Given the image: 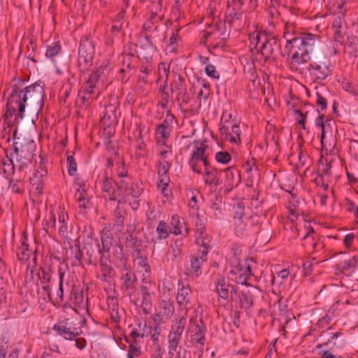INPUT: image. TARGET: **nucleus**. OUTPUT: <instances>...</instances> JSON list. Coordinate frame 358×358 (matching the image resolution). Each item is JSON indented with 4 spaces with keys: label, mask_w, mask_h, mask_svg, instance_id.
Masks as SVG:
<instances>
[{
    "label": "nucleus",
    "mask_w": 358,
    "mask_h": 358,
    "mask_svg": "<svg viewBox=\"0 0 358 358\" xmlns=\"http://www.w3.org/2000/svg\"><path fill=\"white\" fill-rule=\"evenodd\" d=\"M44 97L43 87L40 85L26 87L24 90H14L9 98V107L13 111L17 110V117L22 119L24 116L25 108L38 113L43 105Z\"/></svg>",
    "instance_id": "nucleus-1"
},
{
    "label": "nucleus",
    "mask_w": 358,
    "mask_h": 358,
    "mask_svg": "<svg viewBox=\"0 0 358 358\" xmlns=\"http://www.w3.org/2000/svg\"><path fill=\"white\" fill-rule=\"evenodd\" d=\"M322 46L320 37L308 33L293 38H287L285 48L292 52V59L300 64L322 55Z\"/></svg>",
    "instance_id": "nucleus-2"
},
{
    "label": "nucleus",
    "mask_w": 358,
    "mask_h": 358,
    "mask_svg": "<svg viewBox=\"0 0 358 358\" xmlns=\"http://www.w3.org/2000/svg\"><path fill=\"white\" fill-rule=\"evenodd\" d=\"M16 129L13 132V150L10 153V161L13 167L29 169V164L36 148L34 141L26 136L17 137Z\"/></svg>",
    "instance_id": "nucleus-3"
},
{
    "label": "nucleus",
    "mask_w": 358,
    "mask_h": 358,
    "mask_svg": "<svg viewBox=\"0 0 358 358\" xmlns=\"http://www.w3.org/2000/svg\"><path fill=\"white\" fill-rule=\"evenodd\" d=\"M250 50L260 54L265 60L270 59L276 48H279L278 40L268 36L265 32L255 31L250 35Z\"/></svg>",
    "instance_id": "nucleus-4"
},
{
    "label": "nucleus",
    "mask_w": 358,
    "mask_h": 358,
    "mask_svg": "<svg viewBox=\"0 0 358 358\" xmlns=\"http://www.w3.org/2000/svg\"><path fill=\"white\" fill-rule=\"evenodd\" d=\"M94 47V43L91 37L87 36H82L80 41L78 59L80 71L85 73L92 65Z\"/></svg>",
    "instance_id": "nucleus-5"
},
{
    "label": "nucleus",
    "mask_w": 358,
    "mask_h": 358,
    "mask_svg": "<svg viewBox=\"0 0 358 358\" xmlns=\"http://www.w3.org/2000/svg\"><path fill=\"white\" fill-rule=\"evenodd\" d=\"M312 59L308 70L317 80H324L331 74L333 66L325 55L322 54Z\"/></svg>",
    "instance_id": "nucleus-6"
},
{
    "label": "nucleus",
    "mask_w": 358,
    "mask_h": 358,
    "mask_svg": "<svg viewBox=\"0 0 358 358\" xmlns=\"http://www.w3.org/2000/svg\"><path fill=\"white\" fill-rule=\"evenodd\" d=\"M190 325L189 326V334L191 338L189 342H186L185 345L187 348H191L192 345H196V347L199 349L200 355L199 357H201L203 354V347L205 344V333H206V326L203 324L201 320H199V323L195 321V323H193V320H190Z\"/></svg>",
    "instance_id": "nucleus-7"
},
{
    "label": "nucleus",
    "mask_w": 358,
    "mask_h": 358,
    "mask_svg": "<svg viewBox=\"0 0 358 358\" xmlns=\"http://www.w3.org/2000/svg\"><path fill=\"white\" fill-rule=\"evenodd\" d=\"M185 325L186 319L183 316L179 320L173 321L171 330L168 335V348L169 355H173L177 352Z\"/></svg>",
    "instance_id": "nucleus-8"
},
{
    "label": "nucleus",
    "mask_w": 358,
    "mask_h": 358,
    "mask_svg": "<svg viewBox=\"0 0 358 358\" xmlns=\"http://www.w3.org/2000/svg\"><path fill=\"white\" fill-rule=\"evenodd\" d=\"M245 208L241 204H237L234 213V233L237 236H244L251 233L250 218L245 216Z\"/></svg>",
    "instance_id": "nucleus-9"
},
{
    "label": "nucleus",
    "mask_w": 358,
    "mask_h": 358,
    "mask_svg": "<svg viewBox=\"0 0 358 358\" xmlns=\"http://www.w3.org/2000/svg\"><path fill=\"white\" fill-rule=\"evenodd\" d=\"M207 148L208 145L203 143H197L194 147L189 160V165L191 169L198 174L202 173V165L205 169L206 162V164H210L208 159V156L206 155V150Z\"/></svg>",
    "instance_id": "nucleus-10"
},
{
    "label": "nucleus",
    "mask_w": 358,
    "mask_h": 358,
    "mask_svg": "<svg viewBox=\"0 0 358 358\" xmlns=\"http://www.w3.org/2000/svg\"><path fill=\"white\" fill-rule=\"evenodd\" d=\"M233 4L232 10L229 9L228 15L225 17L224 23L229 26H234L236 29H240L243 26V13L241 10V6L243 4V2L242 0H234Z\"/></svg>",
    "instance_id": "nucleus-11"
},
{
    "label": "nucleus",
    "mask_w": 358,
    "mask_h": 358,
    "mask_svg": "<svg viewBox=\"0 0 358 358\" xmlns=\"http://www.w3.org/2000/svg\"><path fill=\"white\" fill-rule=\"evenodd\" d=\"M13 178L10 180L9 187L13 193L20 194L24 191V180L29 169L13 167Z\"/></svg>",
    "instance_id": "nucleus-12"
},
{
    "label": "nucleus",
    "mask_w": 358,
    "mask_h": 358,
    "mask_svg": "<svg viewBox=\"0 0 358 358\" xmlns=\"http://www.w3.org/2000/svg\"><path fill=\"white\" fill-rule=\"evenodd\" d=\"M120 280L122 282V290L125 295L131 296L135 293L137 282L135 273L126 268L122 273Z\"/></svg>",
    "instance_id": "nucleus-13"
},
{
    "label": "nucleus",
    "mask_w": 358,
    "mask_h": 358,
    "mask_svg": "<svg viewBox=\"0 0 358 358\" xmlns=\"http://www.w3.org/2000/svg\"><path fill=\"white\" fill-rule=\"evenodd\" d=\"M345 345L346 341L343 334L338 331L334 334L327 342L317 344L316 348L322 349V348H330L333 352L338 353Z\"/></svg>",
    "instance_id": "nucleus-14"
},
{
    "label": "nucleus",
    "mask_w": 358,
    "mask_h": 358,
    "mask_svg": "<svg viewBox=\"0 0 358 358\" xmlns=\"http://www.w3.org/2000/svg\"><path fill=\"white\" fill-rule=\"evenodd\" d=\"M47 176V171L40 164L39 168L35 171L30 177L31 191L36 195L42 194L43 189V178Z\"/></svg>",
    "instance_id": "nucleus-15"
},
{
    "label": "nucleus",
    "mask_w": 358,
    "mask_h": 358,
    "mask_svg": "<svg viewBox=\"0 0 358 358\" xmlns=\"http://www.w3.org/2000/svg\"><path fill=\"white\" fill-rule=\"evenodd\" d=\"M171 92L172 93H176L177 99L179 101H180L182 103H185L188 102L189 94L187 93L185 80L180 75H178V78L171 84Z\"/></svg>",
    "instance_id": "nucleus-16"
},
{
    "label": "nucleus",
    "mask_w": 358,
    "mask_h": 358,
    "mask_svg": "<svg viewBox=\"0 0 358 358\" xmlns=\"http://www.w3.org/2000/svg\"><path fill=\"white\" fill-rule=\"evenodd\" d=\"M208 251L203 250L198 255H194L190 260V269H188L189 274H193L196 277L201 275V266L206 261Z\"/></svg>",
    "instance_id": "nucleus-17"
},
{
    "label": "nucleus",
    "mask_w": 358,
    "mask_h": 358,
    "mask_svg": "<svg viewBox=\"0 0 358 358\" xmlns=\"http://www.w3.org/2000/svg\"><path fill=\"white\" fill-rule=\"evenodd\" d=\"M192 289L189 286H182L179 289L177 294V303L180 310H185V314H187V310L189 308L188 305L190 301Z\"/></svg>",
    "instance_id": "nucleus-18"
},
{
    "label": "nucleus",
    "mask_w": 358,
    "mask_h": 358,
    "mask_svg": "<svg viewBox=\"0 0 358 358\" xmlns=\"http://www.w3.org/2000/svg\"><path fill=\"white\" fill-rule=\"evenodd\" d=\"M203 180L206 185L217 186L220 185L218 170L213 167L210 164L206 163V168L202 171Z\"/></svg>",
    "instance_id": "nucleus-19"
},
{
    "label": "nucleus",
    "mask_w": 358,
    "mask_h": 358,
    "mask_svg": "<svg viewBox=\"0 0 358 358\" xmlns=\"http://www.w3.org/2000/svg\"><path fill=\"white\" fill-rule=\"evenodd\" d=\"M52 329L66 340H73L78 335V332H74L71 327H68L65 320L57 322L53 326Z\"/></svg>",
    "instance_id": "nucleus-20"
},
{
    "label": "nucleus",
    "mask_w": 358,
    "mask_h": 358,
    "mask_svg": "<svg viewBox=\"0 0 358 358\" xmlns=\"http://www.w3.org/2000/svg\"><path fill=\"white\" fill-rule=\"evenodd\" d=\"M229 287H231V297L234 299V294L236 295V289L231 286L224 278H220L216 282L215 291L218 295L223 299H227L229 294Z\"/></svg>",
    "instance_id": "nucleus-21"
},
{
    "label": "nucleus",
    "mask_w": 358,
    "mask_h": 358,
    "mask_svg": "<svg viewBox=\"0 0 358 358\" xmlns=\"http://www.w3.org/2000/svg\"><path fill=\"white\" fill-rule=\"evenodd\" d=\"M102 189L107 194L105 195V197H108L110 201H115L119 197L117 196V189L115 190L113 187V180L108 176L106 173H105L103 176Z\"/></svg>",
    "instance_id": "nucleus-22"
},
{
    "label": "nucleus",
    "mask_w": 358,
    "mask_h": 358,
    "mask_svg": "<svg viewBox=\"0 0 358 358\" xmlns=\"http://www.w3.org/2000/svg\"><path fill=\"white\" fill-rule=\"evenodd\" d=\"M357 266L358 259L355 257H353L348 260L341 262L336 264V269L337 271L345 273L348 275L353 273Z\"/></svg>",
    "instance_id": "nucleus-23"
},
{
    "label": "nucleus",
    "mask_w": 358,
    "mask_h": 358,
    "mask_svg": "<svg viewBox=\"0 0 358 358\" xmlns=\"http://www.w3.org/2000/svg\"><path fill=\"white\" fill-rule=\"evenodd\" d=\"M162 320H169L175 313L174 303L170 299H162L161 302Z\"/></svg>",
    "instance_id": "nucleus-24"
},
{
    "label": "nucleus",
    "mask_w": 358,
    "mask_h": 358,
    "mask_svg": "<svg viewBox=\"0 0 358 358\" xmlns=\"http://www.w3.org/2000/svg\"><path fill=\"white\" fill-rule=\"evenodd\" d=\"M254 296L250 290H244L241 292L240 296V306L246 311H248L253 306Z\"/></svg>",
    "instance_id": "nucleus-25"
},
{
    "label": "nucleus",
    "mask_w": 358,
    "mask_h": 358,
    "mask_svg": "<svg viewBox=\"0 0 358 358\" xmlns=\"http://www.w3.org/2000/svg\"><path fill=\"white\" fill-rule=\"evenodd\" d=\"M156 230L157 233V237L155 239L152 238L151 241V242L154 244L157 243V239L162 240L167 238L171 233L169 226L164 220L159 221Z\"/></svg>",
    "instance_id": "nucleus-26"
},
{
    "label": "nucleus",
    "mask_w": 358,
    "mask_h": 358,
    "mask_svg": "<svg viewBox=\"0 0 358 358\" xmlns=\"http://www.w3.org/2000/svg\"><path fill=\"white\" fill-rule=\"evenodd\" d=\"M170 165L167 162H161L158 168L159 182L163 185L168 186L169 179L167 176Z\"/></svg>",
    "instance_id": "nucleus-27"
},
{
    "label": "nucleus",
    "mask_w": 358,
    "mask_h": 358,
    "mask_svg": "<svg viewBox=\"0 0 358 358\" xmlns=\"http://www.w3.org/2000/svg\"><path fill=\"white\" fill-rule=\"evenodd\" d=\"M97 83L94 80H92L90 77L84 82L80 91L90 94L92 96L96 94L97 91Z\"/></svg>",
    "instance_id": "nucleus-28"
},
{
    "label": "nucleus",
    "mask_w": 358,
    "mask_h": 358,
    "mask_svg": "<svg viewBox=\"0 0 358 358\" xmlns=\"http://www.w3.org/2000/svg\"><path fill=\"white\" fill-rule=\"evenodd\" d=\"M139 40L141 48L148 52L152 53L156 50V46L154 45L150 35L148 34H141Z\"/></svg>",
    "instance_id": "nucleus-29"
},
{
    "label": "nucleus",
    "mask_w": 358,
    "mask_h": 358,
    "mask_svg": "<svg viewBox=\"0 0 358 358\" xmlns=\"http://www.w3.org/2000/svg\"><path fill=\"white\" fill-rule=\"evenodd\" d=\"M94 99L95 97L90 94L79 91L78 98L76 99V104L80 108L85 109L90 102H92Z\"/></svg>",
    "instance_id": "nucleus-30"
},
{
    "label": "nucleus",
    "mask_w": 358,
    "mask_h": 358,
    "mask_svg": "<svg viewBox=\"0 0 358 358\" xmlns=\"http://www.w3.org/2000/svg\"><path fill=\"white\" fill-rule=\"evenodd\" d=\"M305 228L307 229V231L303 237V239L306 241L305 245H310L311 248H315L317 245L314 237L315 231L308 223L305 225Z\"/></svg>",
    "instance_id": "nucleus-31"
},
{
    "label": "nucleus",
    "mask_w": 358,
    "mask_h": 358,
    "mask_svg": "<svg viewBox=\"0 0 358 358\" xmlns=\"http://www.w3.org/2000/svg\"><path fill=\"white\" fill-rule=\"evenodd\" d=\"M238 275L235 277L234 280L238 284L246 285L247 280L252 275L250 266L248 265L244 270L241 267L240 271H238Z\"/></svg>",
    "instance_id": "nucleus-32"
},
{
    "label": "nucleus",
    "mask_w": 358,
    "mask_h": 358,
    "mask_svg": "<svg viewBox=\"0 0 358 358\" xmlns=\"http://www.w3.org/2000/svg\"><path fill=\"white\" fill-rule=\"evenodd\" d=\"M113 238L107 233H105L101 236V245H99V252L103 254L108 252L112 245Z\"/></svg>",
    "instance_id": "nucleus-33"
},
{
    "label": "nucleus",
    "mask_w": 358,
    "mask_h": 358,
    "mask_svg": "<svg viewBox=\"0 0 358 358\" xmlns=\"http://www.w3.org/2000/svg\"><path fill=\"white\" fill-rule=\"evenodd\" d=\"M141 292L142 294V306L143 310L145 311L147 309H150L151 308V296L149 289L146 286H141Z\"/></svg>",
    "instance_id": "nucleus-34"
},
{
    "label": "nucleus",
    "mask_w": 358,
    "mask_h": 358,
    "mask_svg": "<svg viewBox=\"0 0 358 358\" xmlns=\"http://www.w3.org/2000/svg\"><path fill=\"white\" fill-rule=\"evenodd\" d=\"M143 353L141 348L138 345L137 342L135 343H129L127 350V358H142Z\"/></svg>",
    "instance_id": "nucleus-35"
},
{
    "label": "nucleus",
    "mask_w": 358,
    "mask_h": 358,
    "mask_svg": "<svg viewBox=\"0 0 358 358\" xmlns=\"http://www.w3.org/2000/svg\"><path fill=\"white\" fill-rule=\"evenodd\" d=\"M182 245L183 243L182 240L180 239L176 240L174 244L171 245V250L168 252V255L171 256L172 260H175L177 257L180 256Z\"/></svg>",
    "instance_id": "nucleus-36"
},
{
    "label": "nucleus",
    "mask_w": 358,
    "mask_h": 358,
    "mask_svg": "<svg viewBox=\"0 0 358 358\" xmlns=\"http://www.w3.org/2000/svg\"><path fill=\"white\" fill-rule=\"evenodd\" d=\"M229 131L230 135L229 137V141L233 143H237L240 141V133L241 130L239 126L236 123H232L230 122L229 124Z\"/></svg>",
    "instance_id": "nucleus-37"
},
{
    "label": "nucleus",
    "mask_w": 358,
    "mask_h": 358,
    "mask_svg": "<svg viewBox=\"0 0 358 358\" xmlns=\"http://www.w3.org/2000/svg\"><path fill=\"white\" fill-rule=\"evenodd\" d=\"M71 257L72 259L71 265L73 266L81 264L83 252L80 250L79 245L76 244V248H71Z\"/></svg>",
    "instance_id": "nucleus-38"
},
{
    "label": "nucleus",
    "mask_w": 358,
    "mask_h": 358,
    "mask_svg": "<svg viewBox=\"0 0 358 358\" xmlns=\"http://www.w3.org/2000/svg\"><path fill=\"white\" fill-rule=\"evenodd\" d=\"M73 155H74L73 152H70V151L66 152L68 173L71 176H74L77 171V164L76 162Z\"/></svg>",
    "instance_id": "nucleus-39"
},
{
    "label": "nucleus",
    "mask_w": 358,
    "mask_h": 358,
    "mask_svg": "<svg viewBox=\"0 0 358 358\" xmlns=\"http://www.w3.org/2000/svg\"><path fill=\"white\" fill-rule=\"evenodd\" d=\"M62 47L59 42H55L48 47L45 56L54 61L55 57L57 56L61 51Z\"/></svg>",
    "instance_id": "nucleus-40"
},
{
    "label": "nucleus",
    "mask_w": 358,
    "mask_h": 358,
    "mask_svg": "<svg viewBox=\"0 0 358 358\" xmlns=\"http://www.w3.org/2000/svg\"><path fill=\"white\" fill-rule=\"evenodd\" d=\"M101 271L102 273L101 280L107 281L108 279L111 278L114 275V270L110 264L101 263L100 266Z\"/></svg>",
    "instance_id": "nucleus-41"
},
{
    "label": "nucleus",
    "mask_w": 358,
    "mask_h": 358,
    "mask_svg": "<svg viewBox=\"0 0 358 358\" xmlns=\"http://www.w3.org/2000/svg\"><path fill=\"white\" fill-rule=\"evenodd\" d=\"M109 69H108L106 65H101L99 66L96 70L92 72L89 77L94 80L97 83H99V79H101L103 76H105L106 73H108Z\"/></svg>",
    "instance_id": "nucleus-42"
},
{
    "label": "nucleus",
    "mask_w": 358,
    "mask_h": 358,
    "mask_svg": "<svg viewBox=\"0 0 358 358\" xmlns=\"http://www.w3.org/2000/svg\"><path fill=\"white\" fill-rule=\"evenodd\" d=\"M38 278L42 285H49L52 278L51 268L50 266L42 267L41 273H38Z\"/></svg>",
    "instance_id": "nucleus-43"
},
{
    "label": "nucleus",
    "mask_w": 358,
    "mask_h": 358,
    "mask_svg": "<svg viewBox=\"0 0 358 358\" xmlns=\"http://www.w3.org/2000/svg\"><path fill=\"white\" fill-rule=\"evenodd\" d=\"M139 329H133L130 333V336L134 339V341L132 343H135V341H136V338L138 337H144L145 335V328H146V322L139 323L138 324Z\"/></svg>",
    "instance_id": "nucleus-44"
},
{
    "label": "nucleus",
    "mask_w": 358,
    "mask_h": 358,
    "mask_svg": "<svg viewBox=\"0 0 358 358\" xmlns=\"http://www.w3.org/2000/svg\"><path fill=\"white\" fill-rule=\"evenodd\" d=\"M156 135L158 139L165 140L169 137V129L166 121L159 124L156 129Z\"/></svg>",
    "instance_id": "nucleus-45"
},
{
    "label": "nucleus",
    "mask_w": 358,
    "mask_h": 358,
    "mask_svg": "<svg viewBox=\"0 0 358 358\" xmlns=\"http://www.w3.org/2000/svg\"><path fill=\"white\" fill-rule=\"evenodd\" d=\"M17 257L20 261H26L30 257V251L24 240L22 242L21 247L19 248Z\"/></svg>",
    "instance_id": "nucleus-46"
},
{
    "label": "nucleus",
    "mask_w": 358,
    "mask_h": 358,
    "mask_svg": "<svg viewBox=\"0 0 358 358\" xmlns=\"http://www.w3.org/2000/svg\"><path fill=\"white\" fill-rule=\"evenodd\" d=\"M120 203H121V201L119 199L117 206L115 210V224L117 226H122L123 224L124 216L126 214L125 211L124 210L121 209V208L120 206Z\"/></svg>",
    "instance_id": "nucleus-47"
},
{
    "label": "nucleus",
    "mask_w": 358,
    "mask_h": 358,
    "mask_svg": "<svg viewBox=\"0 0 358 358\" xmlns=\"http://www.w3.org/2000/svg\"><path fill=\"white\" fill-rule=\"evenodd\" d=\"M59 227H58V233L59 235L63 238L68 237V227L65 224V215L64 214H61L59 215Z\"/></svg>",
    "instance_id": "nucleus-48"
},
{
    "label": "nucleus",
    "mask_w": 358,
    "mask_h": 358,
    "mask_svg": "<svg viewBox=\"0 0 358 358\" xmlns=\"http://www.w3.org/2000/svg\"><path fill=\"white\" fill-rule=\"evenodd\" d=\"M8 343L3 337H0V358H17V355H7Z\"/></svg>",
    "instance_id": "nucleus-49"
},
{
    "label": "nucleus",
    "mask_w": 358,
    "mask_h": 358,
    "mask_svg": "<svg viewBox=\"0 0 358 358\" xmlns=\"http://www.w3.org/2000/svg\"><path fill=\"white\" fill-rule=\"evenodd\" d=\"M357 39L356 37L351 36H348L345 47L352 49L350 54L352 56L357 57V49L356 48Z\"/></svg>",
    "instance_id": "nucleus-50"
},
{
    "label": "nucleus",
    "mask_w": 358,
    "mask_h": 358,
    "mask_svg": "<svg viewBox=\"0 0 358 358\" xmlns=\"http://www.w3.org/2000/svg\"><path fill=\"white\" fill-rule=\"evenodd\" d=\"M150 335L153 341V344L159 343V337L161 334V327L158 324H154L150 328Z\"/></svg>",
    "instance_id": "nucleus-51"
},
{
    "label": "nucleus",
    "mask_w": 358,
    "mask_h": 358,
    "mask_svg": "<svg viewBox=\"0 0 358 358\" xmlns=\"http://www.w3.org/2000/svg\"><path fill=\"white\" fill-rule=\"evenodd\" d=\"M215 159L219 163L226 164L231 161V157L229 152L220 151L216 153Z\"/></svg>",
    "instance_id": "nucleus-52"
},
{
    "label": "nucleus",
    "mask_w": 358,
    "mask_h": 358,
    "mask_svg": "<svg viewBox=\"0 0 358 358\" xmlns=\"http://www.w3.org/2000/svg\"><path fill=\"white\" fill-rule=\"evenodd\" d=\"M127 193L134 198L138 197L142 193V189L137 184H131V187H127L124 193Z\"/></svg>",
    "instance_id": "nucleus-53"
},
{
    "label": "nucleus",
    "mask_w": 358,
    "mask_h": 358,
    "mask_svg": "<svg viewBox=\"0 0 358 358\" xmlns=\"http://www.w3.org/2000/svg\"><path fill=\"white\" fill-rule=\"evenodd\" d=\"M45 222V229L48 233H52L53 231L56 230V217L52 213L50 215Z\"/></svg>",
    "instance_id": "nucleus-54"
},
{
    "label": "nucleus",
    "mask_w": 358,
    "mask_h": 358,
    "mask_svg": "<svg viewBox=\"0 0 358 358\" xmlns=\"http://www.w3.org/2000/svg\"><path fill=\"white\" fill-rule=\"evenodd\" d=\"M51 289L49 285H43L42 290L38 289V294L40 297H42L44 300H51Z\"/></svg>",
    "instance_id": "nucleus-55"
},
{
    "label": "nucleus",
    "mask_w": 358,
    "mask_h": 358,
    "mask_svg": "<svg viewBox=\"0 0 358 358\" xmlns=\"http://www.w3.org/2000/svg\"><path fill=\"white\" fill-rule=\"evenodd\" d=\"M129 185V180L127 179H122L120 181L115 182V185L117 186V196H122L124 194V191L127 190V187Z\"/></svg>",
    "instance_id": "nucleus-56"
},
{
    "label": "nucleus",
    "mask_w": 358,
    "mask_h": 358,
    "mask_svg": "<svg viewBox=\"0 0 358 358\" xmlns=\"http://www.w3.org/2000/svg\"><path fill=\"white\" fill-rule=\"evenodd\" d=\"M229 121H226L223 124H221V126L220 127V131L221 136L225 139L229 141V137L230 135V131H229Z\"/></svg>",
    "instance_id": "nucleus-57"
},
{
    "label": "nucleus",
    "mask_w": 358,
    "mask_h": 358,
    "mask_svg": "<svg viewBox=\"0 0 358 358\" xmlns=\"http://www.w3.org/2000/svg\"><path fill=\"white\" fill-rule=\"evenodd\" d=\"M345 207L348 211L358 217V205L356 206L352 201L347 199L345 200Z\"/></svg>",
    "instance_id": "nucleus-58"
},
{
    "label": "nucleus",
    "mask_w": 358,
    "mask_h": 358,
    "mask_svg": "<svg viewBox=\"0 0 358 358\" xmlns=\"http://www.w3.org/2000/svg\"><path fill=\"white\" fill-rule=\"evenodd\" d=\"M158 70L159 73V78L165 77V81L166 82L169 73V66L165 63H160L158 66Z\"/></svg>",
    "instance_id": "nucleus-59"
},
{
    "label": "nucleus",
    "mask_w": 358,
    "mask_h": 358,
    "mask_svg": "<svg viewBox=\"0 0 358 358\" xmlns=\"http://www.w3.org/2000/svg\"><path fill=\"white\" fill-rule=\"evenodd\" d=\"M152 358H163L164 350L160 347L159 343L152 345Z\"/></svg>",
    "instance_id": "nucleus-60"
},
{
    "label": "nucleus",
    "mask_w": 358,
    "mask_h": 358,
    "mask_svg": "<svg viewBox=\"0 0 358 358\" xmlns=\"http://www.w3.org/2000/svg\"><path fill=\"white\" fill-rule=\"evenodd\" d=\"M206 74L214 78H219V73L216 71L215 67L213 64H208L205 68Z\"/></svg>",
    "instance_id": "nucleus-61"
},
{
    "label": "nucleus",
    "mask_w": 358,
    "mask_h": 358,
    "mask_svg": "<svg viewBox=\"0 0 358 358\" xmlns=\"http://www.w3.org/2000/svg\"><path fill=\"white\" fill-rule=\"evenodd\" d=\"M294 113L298 115L301 118L298 120V124L301 125L303 129H306L305 119L308 115V111L302 112L299 110H294Z\"/></svg>",
    "instance_id": "nucleus-62"
},
{
    "label": "nucleus",
    "mask_w": 358,
    "mask_h": 358,
    "mask_svg": "<svg viewBox=\"0 0 358 358\" xmlns=\"http://www.w3.org/2000/svg\"><path fill=\"white\" fill-rule=\"evenodd\" d=\"M316 96V103L320 107L321 110H325L327 106V99L319 93H317Z\"/></svg>",
    "instance_id": "nucleus-63"
},
{
    "label": "nucleus",
    "mask_w": 358,
    "mask_h": 358,
    "mask_svg": "<svg viewBox=\"0 0 358 358\" xmlns=\"http://www.w3.org/2000/svg\"><path fill=\"white\" fill-rule=\"evenodd\" d=\"M322 350L320 352L322 355V358H335V352H333L331 350L330 348H322Z\"/></svg>",
    "instance_id": "nucleus-64"
}]
</instances>
